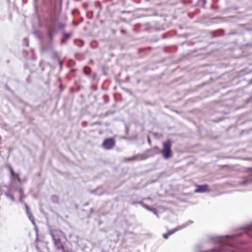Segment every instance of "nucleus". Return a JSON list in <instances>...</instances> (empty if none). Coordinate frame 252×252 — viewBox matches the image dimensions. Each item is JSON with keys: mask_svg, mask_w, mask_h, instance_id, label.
<instances>
[{"mask_svg": "<svg viewBox=\"0 0 252 252\" xmlns=\"http://www.w3.org/2000/svg\"><path fill=\"white\" fill-rule=\"evenodd\" d=\"M148 142L150 143V138L148 137Z\"/></svg>", "mask_w": 252, "mask_h": 252, "instance_id": "nucleus-24", "label": "nucleus"}, {"mask_svg": "<svg viewBox=\"0 0 252 252\" xmlns=\"http://www.w3.org/2000/svg\"><path fill=\"white\" fill-rule=\"evenodd\" d=\"M142 207H143L145 209H147V210H149V211L152 210V208H151L149 206H148V205H147L145 204H143Z\"/></svg>", "mask_w": 252, "mask_h": 252, "instance_id": "nucleus-16", "label": "nucleus"}, {"mask_svg": "<svg viewBox=\"0 0 252 252\" xmlns=\"http://www.w3.org/2000/svg\"><path fill=\"white\" fill-rule=\"evenodd\" d=\"M57 56H58V54H57V53L56 52L54 53V56L55 57H57Z\"/></svg>", "mask_w": 252, "mask_h": 252, "instance_id": "nucleus-22", "label": "nucleus"}, {"mask_svg": "<svg viewBox=\"0 0 252 252\" xmlns=\"http://www.w3.org/2000/svg\"><path fill=\"white\" fill-rule=\"evenodd\" d=\"M146 199L149 200V199H150V197H148Z\"/></svg>", "mask_w": 252, "mask_h": 252, "instance_id": "nucleus-25", "label": "nucleus"}, {"mask_svg": "<svg viewBox=\"0 0 252 252\" xmlns=\"http://www.w3.org/2000/svg\"><path fill=\"white\" fill-rule=\"evenodd\" d=\"M206 3V0H198V6L202 7H204Z\"/></svg>", "mask_w": 252, "mask_h": 252, "instance_id": "nucleus-7", "label": "nucleus"}, {"mask_svg": "<svg viewBox=\"0 0 252 252\" xmlns=\"http://www.w3.org/2000/svg\"><path fill=\"white\" fill-rule=\"evenodd\" d=\"M115 145V141L113 138H107L103 141L102 147L106 150H110Z\"/></svg>", "mask_w": 252, "mask_h": 252, "instance_id": "nucleus-3", "label": "nucleus"}, {"mask_svg": "<svg viewBox=\"0 0 252 252\" xmlns=\"http://www.w3.org/2000/svg\"><path fill=\"white\" fill-rule=\"evenodd\" d=\"M136 159H137V158L136 157H133L132 158H126L125 159V160L126 161H133V160H136Z\"/></svg>", "mask_w": 252, "mask_h": 252, "instance_id": "nucleus-15", "label": "nucleus"}, {"mask_svg": "<svg viewBox=\"0 0 252 252\" xmlns=\"http://www.w3.org/2000/svg\"><path fill=\"white\" fill-rule=\"evenodd\" d=\"M136 203L141 204L142 206H143V205L144 204V203L143 202H142V201L133 202L132 204H136Z\"/></svg>", "mask_w": 252, "mask_h": 252, "instance_id": "nucleus-19", "label": "nucleus"}, {"mask_svg": "<svg viewBox=\"0 0 252 252\" xmlns=\"http://www.w3.org/2000/svg\"><path fill=\"white\" fill-rule=\"evenodd\" d=\"M5 196L11 200L12 201H15L14 197L11 194L8 193V192H5Z\"/></svg>", "mask_w": 252, "mask_h": 252, "instance_id": "nucleus-8", "label": "nucleus"}, {"mask_svg": "<svg viewBox=\"0 0 252 252\" xmlns=\"http://www.w3.org/2000/svg\"><path fill=\"white\" fill-rule=\"evenodd\" d=\"M151 211L153 212L155 214H157V212L155 209H152V210Z\"/></svg>", "mask_w": 252, "mask_h": 252, "instance_id": "nucleus-21", "label": "nucleus"}, {"mask_svg": "<svg viewBox=\"0 0 252 252\" xmlns=\"http://www.w3.org/2000/svg\"><path fill=\"white\" fill-rule=\"evenodd\" d=\"M212 252H218V251L214 250H212Z\"/></svg>", "mask_w": 252, "mask_h": 252, "instance_id": "nucleus-23", "label": "nucleus"}, {"mask_svg": "<svg viewBox=\"0 0 252 252\" xmlns=\"http://www.w3.org/2000/svg\"><path fill=\"white\" fill-rule=\"evenodd\" d=\"M63 36L67 39L69 38L71 35V34L70 33H66L65 32V31L63 32Z\"/></svg>", "mask_w": 252, "mask_h": 252, "instance_id": "nucleus-13", "label": "nucleus"}, {"mask_svg": "<svg viewBox=\"0 0 252 252\" xmlns=\"http://www.w3.org/2000/svg\"><path fill=\"white\" fill-rule=\"evenodd\" d=\"M65 27V25L63 23H60L59 24V28L63 31H64V29Z\"/></svg>", "mask_w": 252, "mask_h": 252, "instance_id": "nucleus-10", "label": "nucleus"}, {"mask_svg": "<svg viewBox=\"0 0 252 252\" xmlns=\"http://www.w3.org/2000/svg\"><path fill=\"white\" fill-rule=\"evenodd\" d=\"M252 183V176H249L246 178H245L242 182V184L246 185L247 184Z\"/></svg>", "mask_w": 252, "mask_h": 252, "instance_id": "nucleus-6", "label": "nucleus"}, {"mask_svg": "<svg viewBox=\"0 0 252 252\" xmlns=\"http://www.w3.org/2000/svg\"><path fill=\"white\" fill-rule=\"evenodd\" d=\"M50 235L57 250L62 251V252H64L63 241L65 240V237L63 233L61 231L53 230L50 232Z\"/></svg>", "mask_w": 252, "mask_h": 252, "instance_id": "nucleus-1", "label": "nucleus"}, {"mask_svg": "<svg viewBox=\"0 0 252 252\" xmlns=\"http://www.w3.org/2000/svg\"><path fill=\"white\" fill-rule=\"evenodd\" d=\"M8 167H9V170L10 171L11 176L12 177H14L15 176L16 174L15 173L13 168L10 166H9Z\"/></svg>", "mask_w": 252, "mask_h": 252, "instance_id": "nucleus-14", "label": "nucleus"}, {"mask_svg": "<svg viewBox=\"0 0 252 252\" xmlns=\"http://www.w3.org/2000/svg\"><path fill=\"white\" fill-rule=\"evenodd\" d=\"M19 192H20V194H21V197H20V201L21 202H22V199H23L22 190V189H20V191H19Z\"/></svg>", "mask_w": 252, "mask_h": 252, "instance_id": "nucleus-20", "label": "nucleus"}, {"mask_svg": "<svg viewBox=\"0 0 252 252\" xmlns=\"http://www.w3.org/2000/svg\"><path fill=\"white\" fill-rule=\"evenodd\" d=\"M162 145L163 148L161 152L162 157L164 159H169L172 157V142L170 139H168L166 141L164 142Z\"/></svg>", "mask_w": 252, "mask_h": 252, "instance_id": "nucleus-2", "label": "nucleus"}, {"mask_svg": "<svg viewBox=\"0 0 252 252\" xmlns=\"http://www.w3.org/2000/svg\"><path fill=\"white\" fill-rule=\"evenodd\" d=\"M37 0H34V1L35 2Z\"/></svg>", "mask_w": 252, "mask_h": 252, "instance_id": "nucleus-26", "label": "nucleus"}, {"mask_svg": "<svg viewBox=\"0 0 252 252\" xmlns=\"http://www.w3.org/2000/svg\"><path fill=\"white\" fill-rule=\"evenodd\" d=\"M84 71L85 74L88 75L91 72V69L90 68H89L88 67H85L84 68Z\"/></svg>", "mask_w": 252, "mask_h": 252, "instance_id": "nucleus-11", "label": "nucleus"}, {"mask_svg": "<svg viewBox=\"0 0 252 252\" xmlns=\"http://www.w3.org/2000/svg\"><path fill=\"white\" fill-rule=\"evenodd\" d=\"M48 37L49 39L52 40L53 38V32L50 30L48 32Z\"/></svg>", "mask_w": 252, "mask_h": 252, "instance_id": "nucleus-12", "label": "nucleus"}, {"mask_svg": "<svg viewBox=\"0 0 252 252\" xmlns=\"http://www.w3.org/2000/svg\"><path fill=\"white\" fill-rule=\"evenodd\" d=\"M136 203L141 204L142 206H143V205L144 204V203L143 202H142V201L133 202L132 204H136Z\"/></svg>", "mask_w": 252, "mask_h": 252, "instance_id": "nucleus-18", "label": "nucleus"}, {"mask_svg": "<svg viewBox=\"0 0 252 252\" xmlns=\"http://www.w3.org/2000/svg\"><path fill=\"white\" fill-rule=\"evenodd\" d=\"M29 219L31 220V221L32 222V223L34 225L35 222L34 220V217L33 215L32 214V213L30 214H28Z\"/></svg>", "mask_w": 252, "mask_h": 252, "instance_id": "nucleus-9", "label": "nucleus"}, {"mask_svg": "<svg viewBox=\"0 0 252 252\" xmlns=\"http://www.w3.org/2000/svg\"><path fill=\"white\" fill-rule=\"evenodd\" d=\"M196 189L194 190L195 192L202 193L209 192L210 191V189L207 185H196Z\"/></svg>", "mask_w": 252, "mask_h": 252, "instance_id": "nucleus-4", "label": "nucleus"}, {"mask_svg": "<svg viewBox=\"0 0 252 252\" xmlns=\"http://www.w3.org/2000/svg\"><path fill=\"white\" fill-rule=\"evenodd\" d=\"M25 207H26V211H27V214H31V212L30 211L29 207L28 205L27 204H25Z\"/></svg>", "mask_w": 252, "mask_h": 252, "instance_id": "nucleus-17", "label": "nucleus"}, {"mask_svg": "<svg viewBox=\"0 0 252 252\" xmlns=\"http://www.w3.org/2000/svg\"><path fill=\"white\" fill-rule=\"evenodd\" d=\"M186 225H181V226H178L177 227H176L175 228H174L173 229H172V230H170V231H169L168 232V233L167 234H163L162 235V236L164 238V239H167L168 237V236L169 235H171L172 234H173V233H174L175 232L179 230H181L182 229H183V228H184L185 227H186Z\"/></svg>", "mask_w": 252, "mask_h": 252, "instance_id": "nucleus-5", "label": "nucleus"}]
</instances>
